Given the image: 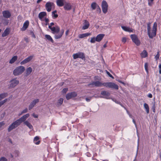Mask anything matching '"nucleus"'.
<instances>
[{"mask_svg": "<svg viewBox=\"0 0 161 161\" xmlns=\"http://www.w3.org/2000/svg\"><path fill=\"white\" fill-rule=\"evenodd\" d=\"M48 28L52 31V33L54 34L58 33L60 31V28L58 26H56L55 27H52L48 26Z\"/></svg>", "mask_w": 161, "mask_h": 161, "instance_id": "10", "label": "nucleus"}, {"mask_svg": "<svg viewBox=\"0 0 161 161\" xmlns=\"http://www.w3.org/2000/svg\"><path fill=\"white\" fill-rule=\"evenodd\" d=\"M29 22L28 20L25 21L23 24V27L21 29V30L22 31H25L26 29L28 28L29 25Z\"/></svg>", "mask_w": 161, "mask_h": 161, "instance_id": "18", "label": "nucleus"}, {"mask_svg": "<svg viewBox=\"0 0 161 161\" xmlns=\"http://www.w3.org/2000/svg\"><path fill=\"white\" fill-rule=\"evenodd\" d=\"M56 13L57 11L56 10L53 11L52 13L53 17L54 18H56L58 17V15L57 14H56Z\"/></svg>", "mask_w": 161, "mask_h": 161, "instance_id": "38", "label": "nucleus"}, {"mask_svg": "<svg viewBox=\"0 0 161 161\" xmlns=\"http://www.w3.org/2000/svg\"><path fill=\"white\" fill-rule=\"evenodd\" d=\"M89 86L93 87L94 86L96 87H101L104 86L105 87L111 89L118 90V86L114 82H108L102 83L99 81H92L91 83L88 85Z\"/></svg>", "mask_w": 161, "mask_h": 161, "instance_id": "1", "label": "nucleus"}, {"mask_svg": "<svg viewBox=\"0 0 161 161\" xmlns=\"http://www.w3.org/2000/svg\"><path fill=\"white\" fill-rule=\"evenodd\" d=\"M73 56L74 59L79 58L83 59L85 58L84 53H83L80 52H78L77 53L73 54Z\"/></svg>", "mask_w": 161, "mask_h": 161, "instance_id": "8", "label": "nucleus"}, {"mask_svg": "<svg viewBox=\"0 0 161 161\" xmlns=\"http://www.w3.org/2000/svg\"><path fill=\"white\" fill-rule=\"evenodd\" d=\"M126 38L125 37H123L122 39V42H123L124 43H125L126 42Z\"/></svg>", "mask_w": 161, "mask_h": 161, "instance_id": "51", "label": "nucleus"}, {"mask_svg": "<svg viewBox=\"0 0 161 161\" xmlns=\"http://www.w3.org/2000/svg\"><path fill=\"white\" fill-rule=\"evenodd\" d=\"M9 32V30L8 28H6L4 31V32L2 34V37H5L8 35Z\"/></svg>", "mask_w": 161, "mask_h": 161, "instance_id": "26", "label": "nucleus"}, {"mask_svg": "<svg viewBox=\"0 0 161 161\" xmlns=\"http://www.w3.org/2000/svg\"><path fill=\"white\" fill-rule=\"evenodd\" d=\"M83 23L82 29L83 30L86 29L88 28L90 25L89 22L86 20H83Z\"/></svg>", "mask_w": 161, "mask_h": 161, "instance_id": "16", "label": "nucleus"}, {"mask_svg": "<svg viewBox=\"0 0 161 161\" xmlns=\"http://www.w3.org/2000/svg\"><path fill=\"white\" fill-rule=\"evenodd\" d=\"M105 35L104 34H99L96 37V40L97 42H100L103 39Z\"/></svg>", "mask_w": 161, "mask_h": 161, "instance_id": "19", "label": "nucleus"}, {"mask_svg": "<svg viewBox=\"0 0 161 161\" xmlns=\"http://www.w3.org/2000/svg\"><path fill=\"white\" fill-rule=\"evenodd\" d=\"M46 13L45 12H41L39 14V18L41 20L44 16L46 15Z\"/></svg>", "mask_w": 161, "mask_h": 161, "instance_id": "25", "label": "nucleus"}, {"mask_svg": "<svg viewBox=\"0 0 161 161\" xmlns=\"http://www.w3.org/2000/svg\"><path fill=\"white\" fill-rule=\"evenodd\" d=\"M152 104L153 105L152 107V109L153 113L155 112V108H156V102L155 100V98H154V101L152 102Z\"/></svg>", "mask_w": 161, "mask_h": 161, "instance_id": "27", "label": "nucleus"}, {"mask_svg": "<svg viewBox=\"0 0 161 161\" xmlns=\"http://www.w3.org/2000/svg\"><path fill=\"white\" fill-rule=\"evenodd\" d=\"M33 56H30L24 59L22 61L20 64L21 65H23L25 64H26L30 61L33 58Z\"/></svg>", "mask_w": 161, "mask_h": 161, "instance_id": "12", "label": "nucleus"}, {"mask_svg": "<svg viewBox=\"0 0 161 161\" xmlns=\"http://www.w3.org/2000/svg\"><path fill=\"white\" fill-rule=\"evenodd\" d=\"M96 37H93L91 38V40L90 41V42L91 43H95V42L96 41Z\"/></svg>", "mask_w": 161, "mask_h": 161, "instance_id": "40", "label": "nucleus"}, {"mask_svg": "<svg viewBox=\"0 0 161 161\" xmlns=\"http://www.w3.org/2000/svg\"><path fill=\"white\" fill-rule=\"evenodd\" d=\"M91 35V33H86L80 34L79 35V37L80 38H82L85 37L89 36Z\"/></svg>", "mask_w": 161, "mask_h": 161, "instance_id": "24", "label": "nucleus"}, {"mask_svg": "<svg viewBox=\"0 0 161 161\" xmlns=\"http://www.w3.org/2000/svg\"><path fill=\"white\" fill-rule=\"evenodd\" d=\"M147 97L150 98H151L153 97L151 93H149Z\"/></svg>", "mask_w": 161, "mask_h": 161, "instance_id": "53", "label": "nucleus"}, {"mask_svg": "<svg viewBox=\"0 0 161 161\" xmlns=\"http://www.w3.org/2000/svg\"><path fill=\"white\" fill-rule=\"evenodd\" d=\"M54 25V23L53 22H52V23H51L50 24V25H49V26H52L53 25Z\"/></svg>", "mask_w": 161, "mask_h": 161, "instance_id": "59", "label": "nucleus"}, {"mask_svg": "<svg viewBox=\"0 0 161 161\" xmlns=\"http://www.w3.org/2000/svg\"><path fill=\"white\" fill-rule=\"evenodd\" d=\"M69 32V30H67L65 32V35L66 36L67 35Z\"/></svg>", "mask_w": 161, "mask_h": 161, "instance_id": "61", "label": "nucleus"}, {"mask_svg": "<svg viewBox=\"0 0 161 161\" xmlns=\"http://www.w3.org/2000/svg\"><path fill=\"white\" fill-rule=\"evenodd\" d=\"M28 111V109L27 108H25V109L23 110L21 112V114L26 113Z\"/></svg>", "mask_w": 161, "mask_h": 161, "instance_id": "48", "label": "nucleus"}, {"mask_svg": "<svg viewBox=\"0 0 161 161\" xmlns=\"http://www.w3.org/2000/svg\"><path fill=\"white\" fill-rule=\"evenodd\" d=\"M39 139V137L37 136H36L34 137V142L35 144L38 145L40 143V141L38 140Z\"/></svg>", "mask_w": 161, "mask_h": 161, "instance_id": "32", "label": "nucleus"}, {"mask_svg": "<svg viewBox=\"0 0 161 161\" xmlns=\"http://www.w3.org/2000/svg\"><path fill=\"white\" fill-rule=\"evenodd\" d=\"M25 70V68L22 66H20L16 67L13 71V74L15 76L21 74Z\"/></svg>", "mask_w": 161, "mask_h": 161, "instance_id": "4", "label": "nucleus"}, {"mask_svg": "<svg viewBox=\"0 0 161 161\" xmlns=\"http://www.w3.org/2000/svg\"><path fill=\"white\" fill-rule=\"evenodd\" d=\"M141 56L142 58H145L147 56V53L146 50H144L141 54Z\"/></svg>", "mask_w": 161, "mask_h": 161, "instance_id": "31", "label": "nucleus"}, {"mask_svg": "<svg viewBox=\"0 0 161 161\" xmlns=\"http://www.w3.org/2000/svg\"><path fill=\"white\" fill-rule=\"evenodd\" d=\"M2 14L3 17L6 19L10 18L11 15L10 12L8 10L3 11L2 12Z\"/></svg>", "mask_w": 161, "mask_h": 161, "instance_id": "11", "label": "nucleus"}, {"mask_svg": "<svg viewBox=\"0 0 161 161\" xmlns=\"http://www.w3.org/2000/svg\"><path fill=\"white\" fill-rule=\"evenodd\" d=\"M42 0H37V3H39L40 2H41Z\"/></svg>", "mask_w": 161, "mask_h": 161, "instance_id": "62", "label": "nucleus"}, {"mask_svg": "<svg viewBox=\"0 0 161 161\" xmlns=\"http://www.w3.org/2000/svg\"><path fill=\"white\" fill-rule=\"evenodd\" d=\"M24 124L28 126L29 128L31 130L33 129V127L31 124L29 123L28 121H26L25 120L24 121H23Z\"/></svg>", "mask_w": 161, "mask_h": 161, "instance_id": "23", "label": "nucleus"}, {"mask_svg": "<svg viewBox=\"0 0 161 161\" xmlns=\"http://www.w3.org/2000/svg\"><path fill=\"white\" fill-rule=\"evenodd\" d=\"M110 99H112L113 101L115 102L117 104H121L120 102L118 101L116 99H115L114 98H112L111 97Z\"/></svg>", "mask_w": 161, "mask_h": 161, "instance_id": "41", "label": "nucleus"}, {"mask_svg": "<svg viewBox=\"0 0 161 161\" xmlns=\"http://www.w3.org/2000/svg\"><path fill=\"white\" fill-rule=\"evenodd\" d=\"M8 100H9V99L6 98L4 100H3L4 101V102L5 103H6Z\"/></svg>", "mask_w": 161, "mask_h": 161, "instance_id": "57", "label": "nucleus"}, {"mask_svg": "<svg viewBox=\"0 0 161 161\" xmlns=\"http://www.w3.org/2000/svg\"><path fill=\"white\" fill-rule=\"evenodd\" d=\"M65 0H57L56 3L57 5L59 7H62L64 5Z\"/></svg>", "mask_w": 161, "mask_h": 161, "instance_id": "21", "label": "nucleus"}, {"mask_svg": "<svg viewBox=\"0 0 161 161\" xmlns=\"http://www.w3.org/2000/svg\"><path fill=\"white\" fill-rule=\"evenodd\" d=\"M130 37L133 41L137 46L140 45V42L137 36L135 35H131Z\"/></svg>", "mask_w": 161, "mask_h": 161, "instance_id": "9", "label": "nucleus"}, {"mask_svg": "<svg viewBox=\"0 0 161 161\" xmlns=\"http://www.w3.org/2000/svg\"><path fill=\"white\" fill-rule=\"evenodd\" d=\"M159 58V52H158L157 53V54L155 57V58L156 60H157Z\"/></svg>", "mask_w": 161, "mask_h": 161, "instance_id": "45", "label": "nucleus"}, {"mask_svg": "<svg viewBox=\"0 0 161 161\" xmlns=\"http://www.w3.org/2000/svg\"><path fill=\"white\" fill-rule=\"evenodd\" d=\"M32 69L31 67H29L26 69L25 72V76H27L29 75L32 72Z\"/></svg>", "mask_w": 161, "mask_h": 161, "instance_id": "22", "label": "nucleus"}, {"mask_svg": "<svg viewBox=\"0 0 161 161\" xmlns=\"http://www.w3.org/2000/svg\"><path fill=\"white\" fill-rule=\"evenodd\" d=\"M45 38L48 41L53 43L54 41L50 36L48 35H45Z\"/></svg>", "mask_w": 161, "mask_h": 161, "instance_id": "28", "label": "nucleus"}, {"mask_svg": "<svg viewBox=\"0 0 161 161\" xmlns=\"http://www.w3.org/2000/svg\"><path fill=\"white\" fill-rule=\"evenodd\" d=\"M64 32V31L63 29L61 30L58 33L55 34L54 38L56 39H58L60 38L63 34Z\"/></svg>", "mask_w": 161, "mask_h": 161, "instance_id": "15", "label": "nucleus"}, {"mask_svg": "<svg viewBox=\"0 0 161 161\" xmlns=\"http://www.w3.org/2000/svg\"><path fill=\"white\" fill-rule=\"evenodd\" d=\"M77 96V94L75 92H72L67 94L66 98L67 100H69L72 97H76Z\"/></svg>", "mask_w": 161, "mask_h": 161, "instance_id": "13", "label": "nucleus"}, {"mask_svg": "<svg viewBox=\"0 0 161 161\" xmlns=\"http://www.w3.org/2000/svg\"><path fill=\"white\" fill-rule=\"evenodd\" d=\"M91 98H89L86 97V101L87 102H89L91 100Z\"/></svg>", "mask_w": 161, "mask_h": 161, "instance_id": "52", "label": "nucleus"}, {"mask_svg": "<svg viewBox=\"0 0 161 161\" xmlns=\"http://www.w3.org/2000/svg\"><path fill=\"white\" fill-rule=\"evenodd\" d=\"M68 89L67 88H65L63 89L62 92L64 93H65L68 91Z\"/></svg>", "mask_w": 161, "mask_h": 161, "instance_id": "50", "label": "nucleus"}, {"mask_svg": "<svg viewBox=\"0 0 161 161\" xmlns=\"http://www.w3.org/2000/svg\"><path fill=\"white\" fill-rule=\"evenodd\" d=\"M100 94L102 96H100L101 98H103L107 99H111V97H110V93L106 91H102Z\"/></svg>", "mask_w": 161, "mask_h": 161, "instance_id": "6", "label": "nucleus"}, {"mask_svg": "<svg viewBox=\"0 0 161 161\" xmlns=\"http://www.w3.org/2000/svg\"><path fill=\"white\" fill-rule=\"evenodd\" d=\"M107 42H106V43L105 44L103 45V47L104 48H105V47H107Z\"/></svg>", "mask_w": 161, "mask_h": 161, "instance_id": "58", "label": "nucleus"}, {"mask_svg": "<svg viewBox=\"0 0 161 161\" xmlns=\"http://www.w3.org/2000/svg\"><path fill=\"white\" fill-rule=\"evenodd\" d=\"M30 35L33 38H36V36L35 35L34 33L32 31H30Z\"/></svg>", "mask_w": 161, "mask_h": 161, "instance_id": "47", "label": "nucleus"}, {"mask_svg": "<svg viewBox=\"0 0 161 161\" xmlns=\"http://www.w3.org/2000/svg\"><path fill=\"white\" fill-rule=\"evenodd\" d=\"M159 69H161V64L159 65Z\"/></svg>", "mask_w": 161, "mask_h": 161, "instance_id": "63", "label": "nucleus"}, {"mask_svg": "<svg viewBox=\"0 0 161 161\" xmlns=\"http://www.w3.org/2000/svg\"><path fill=\"white\" fill-rule=\"evenodd\" d=\"M98 5L96 3L93 2L91 4V7L93 10H95L96 8Z\"/></svg>", "mask_w": 161, "mask_h": 161, "instance_id": "35", "label": "nucleus"}, {"mask_svg": "<svg viewBox=\"0 0 161 161\" xmlns=\"http://www.w3.org/2000/svg\"><path fill=\"white\" fill-rule=\"evenodd\" d=\"M159 73L160 74H161V69H159Z\"/></svg>", "mask_w": 161, "mask_h": 161, "instance_id": "64", "label": "nucleus"}, {"mask_svg": "<svg viewBox=\"0 0 161 161\" xmlns=\"http://www.w3.org/2000/svg\"><path fill=\"white\" fill-rule=\"evenodd\" d=\"M4 103H5L4 102V101H2L0 102V105L1 106Z\"/></svg>", "mask_w": 161, "mask_h": 161, "instance_id": "54", "label": "nucleus"}, {"mask_svg": "<svg viewBox=\"0 0 161 161\" xmlns=\"http://www.w3.org/2000/svg\"><path fill=\"white\" fill-rule=\"evenodd\" d=\"M96 8L97 12L99 14H100L101 13V9L98 5L97 6Z\"/></svg>", "mask_w": 161, "mask_h": 161, "instance_id": "44", "label": "nucleus"}, {"mask_svg": "<svg viewBox=\"0 0 161 161\" xmlns=\"http://www.w3.org/2000/svg\"><path fill=\"white\" fill-rule=\"evenodd\" d=\"M39 100L38 99H36L33 100L29 106V110H31L36 103L39 102Z\"/></svg>", "mask_w": 161, "mask_h": 161, "instance_id": "14", "label": "nucleus"}, {"mask_svg": "<svg viewBox=\"0 0 161 161\" xmlns=\"http://www.w3.org/2000/svg\"><path fill=\"white\" fill-rule=\"evenodd\" d=\"M157 24L156 22L154 23L152 31H150L148 32H147V34L150 38H153L156 35V31L157 30Z\"/></svg>", "mask_w": 161, "mask_h": 161, "instance_id": "3", "label": "nucleus"}, {"mask_svg": "<svg viewBox=\"0 0 161 161\" xmlns=\"http://www.w3.org/2000/svg\"><path fill=\"white\" fill-rule=\"evenodd\" d=\"M29 116L30 114H27L24 115L23 116L13 122L9 125L8 128V131L10 132L13 129L19 125L23 122L26 120Z\"/></svg>", "mask_w": 161, "mask_h": 161, "instance_id": "2", "label": "nucleus"}, {"mask_svg": "<svg viewBox=\"0 0 161 161\" xmlns=\"http://www.w3.org/2000/svg\"><path fill=\"white\" fill-rule=\"evenodd\" d=\"M148 1V5L149 6H151L153 4L154 0H147Z\"/></svg>", "mask_w": 161, "mask_h": 161, "instance_id": "42", "label": "nucleus"}, {"mask_svg": "<svg viewBox=\"0 0 161 161\" xmlns=\"http://www.w3.org/2000/svg\"><path fill=\"white\" fill-rule=\"evenodd\" d=\"M108 6L107 2L105 0L103 1L102 3V11L104 14L108 12Z\"/></svg>", "mask_w": 161, "mask_h": 161, "instance_id": "7", "label": "nucleus"}, {"mask_svg": "<svg viewBox=\"0 0 161 161\" xmlns=\"http://www.w3.org/2000/svg\"><path fill=\"white\" fill-rule=\"evenodd\" d=\"M2 21L3 24L5 25H8V20L6 19H3L2 20Z\"/></svg>", "mask_w": 161, "mask_h": 161, "instance_id": "36", "label": "nucleus"}, {"mask_svg": "<svg viewBox=\"0 0 161 161\" xmlns=\"http://www.w3.org/2000/svg\"><path fill=\"white\" fill-rule=\"evenodd\" d=\"M63 101V99L62 98H60L58 101V102L57 103V104L58 105H61Z\"/></svg>", "mask_w": 161, "mask_h": 161, "instance_id": "37", "label": "nucleus"}, {"mask_svg": "<svg viewBox=\"0 0 161 161\" xmlns=\"http://www.w3.org/2000/svg\"><path fill=\"white\" fill-rule=\"evenodd\" d=\"M54 4L53 3L50 2H47L45 5L46 8L48 12H50L51 10L52 6Z\"/></svg>", "mask_w": 161, "mask_h": 161, "instance_id": "17", "label": "nucleus"}, {"mask_svg": "<svg viewBox=\"0 0 161 161\" xmlns=\"http://www.w3.org/2000/svg\"><path fill=\"white\" fill-rule=\"evenodd\" d=\"M121 27L123 29V30L125 31L129 32H131L133 31L132 29V28H130V27L122 26Z\"/></svg>", "mask_w": 161, "mask_h": 161, "instance_id": "20", "label": "nucleus"}, {"mask_svg": "<svg viewBox=\"0 0 161 161\" xmlns=\"http://www.w3.org/2000/svg\"><path fill=\"white\" fill-rule=\"evenodd\" d=\"M18 57L17 56H15L13 57L10 60L9 63L12 64L14 63L17 59Z\"/></svg>", "mask_w": 161, "mask_h": 161, "instance_id": "30", "label": "nucleus"}, {"mask_svg": "<svg viewBox=\"0 0 161 161\" xmlns=\"http://www.w3.org/2000/svg\"><path fill=\"white\" fill-rule=\"evenodd\" d=\"M49 21V20L48 19H47V18H46L45 19V22L46 23H48Z\"/></svg>", "mask_w": 161, "mask_h": 161, "instance_id": "56", "label": "nucleus"}, {"mask_svg": "<svg viewBox=\"0 0 161 161\" xmlns=\"http://www.w3.org/2000/svg\"><path fill=\"white\" fill-rule=\"evenodd\" d=\"M148 64L147 63H146L145 64L144 67L145 69L147 72V73L148 74Z\"/></svg>", "mask_w": 161, "mask_h": 161, "instance_id": "39", "label": "nucleus"}, {"mask_svg": "<svg viewBox=\"0 0 161 161\" xmlns=\"http://www.w3.org/2000/svg\"><path fill=\"white\" fill-rule=\"evenodd\" d=\"M64 8L65 10H70L71 8V6L70 4L66 3L64 6Z\"/></svg>", "mask_w": 161, "mask_h": 161, "instance_id": "29", "label": "nucleus"}, {"mask_svg": "<svg viewBox=\"0 0 161 161\" xmlns=\"http://www.w3.org/2000/svg\"><path fill=\"white\" fill-rule=\"evenodd\" d=\"M147 32H148L149 31H151L150 27V23H149L147 24Z\"/></svg>", "mask_w": 161, "mask_h": 161, "instance_id": "43", "label": "nucleus"}, {"mask_svg": "<svg viewBox=\"0 0 161 161\" xmlns=\"http://www.w3.org/2000/svg\"><path fill=\"white\" fill-rule=\"evenodd\" d=\"M8 95V94L7 93H4L0 94V101L5 97H7Z\"/></svg>", "mask_w": 161, "mask_h": 161, "instance_id": "34", "label": "nucleus"}, {"mask_svg": "<svg viewBox=\"0 0 161 161\" xmlns=\"http://www.w3.org/2000/svg\"><path fill=\"white\" fill-rule=\"evenodd\" d=\"M106 71V73H107V74H108V75L111 78H112L113 79H114V78L113 77V76L112 75H111L110 73L108 72V71Z\"/></svg>", "mask_w": 161, "mask_h": 161, "instance_id": "49", "label": "nucleus"}, {"mask_svg": "<svg viewBox=\"0 0 161 161\" xmlns=\"http://www.w3.org/2000/svg\"><path fill=\"white\" fill-rule=\"evenodd\" d=\"M10 84L8 85L9 88H13L16 86L19 83L18 80L15 79H13L9 82Z\"/></svg>", "mask_w": 161, "mask_h": 161, "instance_id": "5", "label": "nucleus"}, {"mask_svg": "<svg viewBox=\"0 0 161 161\" xmlns=\"http://www.w3.org/2000/svg\"><path fill=\"white\" fill-rule=\"evenodd\" d=\"M0 161H8V160L5 157H3L0 158Z\"/></svg>", "mask_w": 161, "mask_h": 161, "instance_id": "46", "label": "nucleus"}, {"mask_svg": "<svg viewBox=\"0 0 161 161\" xmlns=\"http://www.w3.org/2000/svg\"><path fill=\"white\" fill-rule=\"evenodd\" d=\"M132 121H133V123H134V124H135L136 127V121L134 119H133Z\"/></svg>", "mask_w": 161, "mask_h": 161, "instance_id": "55", "label": "nucleus"}, {"mask_svg": "<svg viewBox=\"0 0 161 161\" xmlns=\"http://www.w3.org/2000/svg\"><path fill=\"white\" fill-rule=\"evenodd\" d=\"M33 116L35 118H38V116L37 115H35L34 114H33Z\"/></svg>", "mask_w": 161, "mask_h": 161, "instance_id": "60", "label": "nucleus"}, {"mask_svg": "<svg viewBox=\"0 0 161 161\" xmlns=\"http://www.w3.org/2000/svg\"><path fill=\"white\" fill-rule=\"evenodd\" d=\"M144 107L146 110L147 113L148 114L149 112V108L148 105L146 103H144Z\"/></svg>", "mask_w": 161, "mask_h": 161, "instance_id": "33", "label": "nucleus"}]
</instances>
